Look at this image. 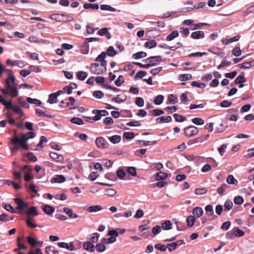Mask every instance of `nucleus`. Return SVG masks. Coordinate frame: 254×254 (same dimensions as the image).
Returning <instances> with one entry per match:
<instances>
[{
	"mask_svg": "<svg viewBox=\"0 0 254 254\" xmlns=\"http://www.w3.org/2000/svg\"><path fill=\"white\" fill-rule=\"evenodd\" d=\"M5 89L0 88V91L5 95H10L12 98L18 95V90L15 83V78L12 73H9L5 80Z\"/></svg>",
	"mask_w": 254,
	"mask_h": 254,
	"instance_id": "f257e3e1",
	"label": "nucleus"
},
{
	"mask_svg": "<svg viewBox=\"0 0 254 254\" xmlns=\"http://www.w3.org/2000/svg\"><path fill=\"white\" fill-rule=\"evenodd\" d=\"M35 137L34 133L32 131H29L25 133H21L19 136H15L14 137L10 138L11 144L19 143L20 147L25 150L29 149V145L27 141Z\"/></svg>",
	"mask_w": 254,
	"mask_h": 254,
	"instance_id": "f03ea898",
	"label": "nucleus"
},
{
	"mask_svg": "<svg viewBox=\"0 0 254 254\" xmlns=\"http://www.w3.org/2000/svg\"><path fill=\"white\" fill-rule=\"evenodd\" d=\"M90 71L93 74H100L107 70L106 65L103 66L101 64L93 63L91 65Z\"/></svg>",
	"mask_w": 254,
	"mask_h": 254,
	"instance_id": "7ed1b4c3",
	"label": "nucleus"
},
{
	"mask_svg": "<svg viewBox=\"0 0 254 254\" xmlns=\"http://www.w3.org/2000/svg\"><path fill=\"white\" fill-rule=\"evenodd\" d=\"M13 200L17 205L16 207L17 210H19L20 212H23L25 213V211H26L28 208V203L19 198H15Z\"/></svg>",
	"mask_w": 254,
	"mask_h": 254,
	"instance_id": "20e7f679",
	"label": "nucleus"
},
{
	"mask_svg": "<svg viewBox=\"0 0 254 254\" xmlns=\"http://www.w3.org/2000/svg\"><path fill=\"white\" fill-rule=\"evenodd\" d=\"M184 134L188 137H191L198 133L199 130L197 127L190 126L184 128Z\"/></svg>",
	"mask_w": 254,
	"mask_h": 254,
	"instance_id": "39448f33",
	"label": "nucleus"
},
{
	"mask_svg": "<svg viewBox=\"0 0 254 254\" xmlns=\"http://www.w3.org/2000/svg\"><path fill=\"white\" fill-rule=\"evenodd\" d=\"M238 110L237 109L232 108L227 111L226 118L231 121H237L238 120Z\"/></svg>",
	"mask_w": 254,
	"mask_h": 254,
	"instance_id": "423d86ee",
	"label": "nucleus"
},
{
	"mask_svg": "<svg viewBox=\"0 0 254 254\" xmlns=\"http://www.w3.org/2000/svg\"><path fill=\"white\" fill-rule=\"evenodd\" d=\"M95 144L96 146L101 149L108 148L109 144L106 140L103 137H98L95 140Z\"/></svg>",
	"mask_w": 254,
	"mask_h": 254,
	"instance_id": "0eeeda50",
	"label": "nucleus"
},
{
	"mask_svg": "<svg viewBox=\"0 0 254 254\" xmlns=\"http://www.w3.org/2000/svg\"><path fill=\"white\" fill-rule=\"evenodd\" d=\"M63 93H64V91L63 90H59L57 92L50 94L48 102L51 104L57 103L58 102V97Z\"/></svg>",
	"mask_w": 254,
	"mask_h": 254,
	"instance_id": "6e6552de",
	"label": "nucleus"
},
{
	"mask_svg": "<svg viewBox=\"0 0 254 254\" xmlns=\"http://www.w3.org/2000/svg\"><path fill=\"white\" fill-rule=\"evenodd\" d=\"M22 171L25 173L24 180L28 182L33 179V177L31 173V169L28 166H24L22 169Z\"/></svg>",
	"mask_w": 254,
	"mask_h": 254,
	"instance_id": "1a4fd4ad",
	"label": "nucleus"
},
{
	"mask_svg": "<svg viewBox=\"0 0 254 254\" xmlns=\"http://www.w3.org/2000/svg\"><path fill=\"white\" fill-rule=\"evenodd\" d=\"M209 137V134H207L205 135H203L201 137H199L197 138H195L193 140H189L188 142V145H191L193 143H196L198 142H202L204 141H205L208 139V138Z\"/></svg>",
	"mask_w": 254,
	"mask_h": 254,
	"instance_id": "9d476101",
	"label": "nucleus"
},
{
	"mask_svg": "<svg viewBox=\"0 0 254 254\" xmlns=\"http://www.w3.org/2000/svg\"><path fill=\"white\" fill-rule=\"evenodd\" d=\"M68 100L69 102L65 103V107L71 110L77 107L78 104L76 103V100L73 97H69Z\"/></svg>",
	"mask_w": 254,
	"mask_h": 254,
	"instance_id": "9b49d317",
	"label": "nucleus"
},
{
	"mask_svg": "<svg viewBox=\"0 0 254 254\" xmlns=\"http://www.w3.org/2000/svg\"><path fill=\"white\" fill-rule=\"evenodd\" d=\"M162 60V58L161 56H151L149 58H147L146 60V61H149V63L147 64H152L151 65V66H153L155 65L156 62H161Z\"/></svg>",
	"mask_w": 254,
	"mask_h": 254,
	"instance_id": "f8f14e48",
	"label": "nucleus"
},
{
	"mask_svg": "<svg viewBox=\"0 0 254 254\" xmlns=\"http://www.w3.org/2000/svg\"><path fill=\"white\" fill-rule=\"evenodd\" d=\"M49 155L52 159L56 162L61 163L64 161V157L62 155L58 154L56 152H50Z\"/></svg>",
	"mask_w": 254,
	"mask_h": 254,
	"instance_id": "ddd939ff",
	"label": "nucleus"
},
{
	"mask_svg": "<svg viewBox=\"0 0 254 254\" xmlns=\"http://www.w3.org/2000/svg\"><path fill=\"white\" fill-rule=\"evenodd\" d=\"M106 57V52H103L96 58L95 61L100 62V64H101L103 66L106 65L107 62L105 60Z\"/></svg>",
	"mask_w": 254,
	"mask_h": 254,
	"instance_id": "4468645a",
	"label": "nucleus"
},
{
	"mask_svg": "<svg viewBox=\"0 0 254 254\" xmlns=\"http://www.w3.org/2000/svg\"><path fill=\"white\" fill-rule=\"evenodd\" d=\"M65 181V177L63 175H56L51 179V183H62Z\"/></svg>",
	"mask_w": 254,
	"mask_h": 254,
	"instance_id": "2eb2a0df",
	"label": "nucleus"
},
{
	"mask_svg": "<svg viewBox=\"0 0 254 254\" xmlns=\"http://www.w3.org/2000/svg\"><path fill=\"white\" fill-rule=\"evenodd\" d=\"M25 213L27 215V217H30V215H33V216H36L38 215L37 208L35 206H32L29 209L27 208V210L25 211Z\"/></svg>",
	"mask_w": 254,
	"mask_h": 254,
	"instance_id": "dca6fc26",
	"label": "nucleus"
},
{
	"mask_svg": "<svg viewBox=\"0 0 254 254\" xmlns=\"http://www.w3.org/2000/svg\"><path fill=\"white\" fill-rule=\"evenodd\" d=\"M98 34L101 36H106L108 39H110L111 38V35L108 32V28L106 27L100 29L98 32Z\"/></svg>",
	"mask_w": 254,
	"mask_h": 254,
	"instance_id": "f3484780",
	"label": "nucleus"
},
{
	"mask_svg": "<svg viewBox=\"0 0 254 254\" xmlns=\"http://www.w3.org/2000/svg\"><path fill=\"white\" fill-rule=\"evenodd\" d=\"M83 247L85 250L90 252H93L95 251V247L91 242L88 241L84 242Z\"/></svg>",
	"mask_w": 254,
	"mask_h": 254,
	"instance_id": "a211bd4d",
	"label": "nucleus"
},
{
	"mask_svg": "<svg viewBox=\"0 0 254 254\" xmlns=\"http://www.w3.org/2000/svg\"><path fill=\"white\" fill-rule=\"evenodd\" d=\"M172 117L170 116L166 117H158L156 119V121L157 123H167L171 122Z\"/></svg>",
	"mask_w": 254,
	"mask_h": 254,
	"instance_id": "6ab92c4d",
	"label": "nucleus"
},
{
	"mask_svg": "<svg viewBox=\"0 0 254 254\" xmlns=\"http://www.w3.org/2000/svg\"><path fill=\"white\" fill-rule=\"evenodd\" d=\"M240 36L239 35H237L230 39H224L222 40V42L223 44L227 45L234 42L238 41L240 39Z\"/></svg>",
	"mask_w": 254,
	"mask_h": 254,
	"instance_id": "aec40b11",
	"label": "nucleus"
},
{
	"mask_svg": "<svg viewBox=\"0 0 254 254\" xmlns=\"http://www.w3.org/2000/svg\"><path fill=\"white\" fill-rule=\"evenodd\" d=\"M64 211L65 212L68 217L71 218H77L78 216L76 213H73V210L71 209H69L67 207H65L64 208Z\"/></svg>",
	"mask_w": 254,
	"mask_h": 254,
	"instance_id": "412c9836",
	"label": "nucleus"
},
{
	"mask_svg": "<svg viewBox=\"0 0 254 254\" xmlns=\"http://www.w3.org/2000/svg\"><path fill=\"white\" fill-rule=\"evenodd\" d=\"M254 66V60L250 62H246L241 64H239L237 66L240 68H249Z\"/></svg>",
	"mask_w": 254,
	"mask_h": 254,
	"instance_id": "4be33fe9",
	"label": "nucleus"
},
{
	"mask_svg": "<svg viewBox=\"0 0 254 254\" xmlns=\"http://www.w3.org/2000/svg\"><path fill=\"white\" fill-rule=\"evenodd\" d=\"M204 37V33L202 31L193 32L191 34V37L193 39H198Z\"/></svg>",
	"mask_w": 254,
	"mask_h": 254,
	"instance_id": "5701e85b",
	"label": "nucleus"
},
{
	"mask_svg": "<svg viewBox=\"0 0 254 254\" xmlns=\"http://www.w3.org/2000/svg\"><path fill=\"white\" fill-rule=\"evenodd\" d=\"M102 207L101 205H92L87 207V211L90 213L97 212L101 210Z\"/></svg>",
	"mask_w": 254,
	"mask_h": 254,
	"instance_id": "b1692460",
	"label": "nucleus"
},
{
	"mask_svg": "<svg viewBox=\"0 0 254 254\" xmlns=\"http://www.w3.org/2000/svg\"><path fill=\"white\" fill-rule=\"evenodd\" d=\"M58 245L59 247L62 248H65L70 251H73L74 249V247L72 244L69 245L67 243L64 242L58 243Z\"/></svg>",
	"mask_w": 254,
	"mask_h": 254,
	"instance_id": "393cba45",
	"label": "nucleus"
},
{
	"mask_svg": "<svg viewBox=\"0 0 254 254\" xmlns=\"http://www.w3.org/2000/svg\"><path fill=\"white\" fill-rule=\"evenodd\" d=\"M109 140L113 144H117L121 140V136L118 135H114L112 136L108 137Z\"/></svg>",
	"mask_w": 254,
	"mask_h": 254,
	"instance_id": "a878e982",
	"label": "nucleus"
},
{
	"mask_svg": "<svg viewBox=\"0 0 254 254\" xmlns=\"http://www.w3.org/2000/svg\"><path fill=\"white\" fill-rule=\"evenodd\" d=\"M192 214L197 217H200L203 214V209L200 207H196L193 209Z\"/></svg>",
	"mask_w": 254,
	"mask_h": 254,
	"instance_id": "bb28decb",
	"label": "nucleus"
},
{
	"mask_svg": "<svg viewBox=\"0 0 254 254\" xmlns=\"http://www.w3.org/2000/svg\"><path fill=\"white\" fill-rule=\"evenodd\" d=\"M172 223L170 220H166L161 224V228L164 230H169L172 227Z\"/></svg>",
	"mask_w": 254,
	"mask_h": 254,
	"instance_id": "cd10ccee",
	"label": "nucleus"
},
{
	"mask_svg": "<svg viewBox=\"0 0 254 254\" xmlns=\"http://www.w3.org/2000/svg\"><path fill=\"white\" fill-rule=\"evenodd\" d=\"M95 114V116L93 118H91L89 117H85V118L86 119V121H89V122L92 123L94 122V121L100 120L102 117L101 115H100V113L98 112V113H96Z\"/></svg>",
	"mask_w": 254,
	"mask_h": 254,
	"instance_id": "c85d7f7f",
	"label": "nucleus"
},
{
	"mask_svg": "<svg viewBox=\"0 0 254 254\" xmlns=\"http://www.w3.org/2000/svg\"><path fill=\"white\" fill-rule=\"evenodd\" d=\"M27 240L28 243L32 247H35L39 245V242L37 238H33L30 237H27Z\"/></svg>",
	"mask_w": 254,
	"mask_h": 254,
	"instance_id": "c756f323",
	"label": "nucleus"
},
{
	"mask_svg": "<svg viewBox=\"0 0 254 254\" xmlns=\"http://www.w3.org/2000/svg\"><path fill=\"white\" fill-rule=\"evenodd\" d=\"M43 211L48 215L52 214L55 211V208L49 205H45L43 208Z\"/></svg>",
	"mask_w": 254,
	"mask_h": 254,
	"instance_id": "7c9ffc66",
	"label": "nucleus"
},
{
	"mask_svg": "<svg viewBox=\"0 0 254 254\" xmlns=\"http://www.w3.org/2000/svg\"><path fill=\"white\" fill-rule=\"evenodd\" d=\"M179 32L177 30H175L171 32L169 35L166 37V40L168 41H171L174 40L175 38L178 37Z\"/></svg>",
	"mask_w": 254,
	"mask_h": 254,
	"instance_id": "2f4dec72",
	"label": "nucleus"
},
{
	"mask_svg": "<svg viewBox=\"0 0 254 254\" xmlns=\"http://www.w3.org/2000/svg\"><path fill=\"white\" fill-rule=\"evenodd\" d=\"M83 7L85 9H92L98 10L99 8V5L97 4L85 3L83 4Z\"/></svg>",
	"mask_w": 254,
	"mask_h": 254,
	"instance_id": "473e14b6",
	"label": "nucleus"
},
{
	"mask_svg": "<svg viewBox=\"0 0 254 254\" xmlns=\"http://www.w3.org/2000/svg\"><path fill=\"white\" fill-rule=\"evenodd\" d=\"M45 251L47 254H59L58 250L52 246L46 247Z\"/></svg>",
	"mask_w": 254,
	"mask_h": 254,
	"instance_id": "72a5a7b5",
	"label": "nucleus"
},
{
	"mask_svg": "<svg viewBox=\"0 0 254 254\" xmlns=\"http://www.w3.org/2000/svg\"><path fill=\"white\" fill-rule=\"evenodd\" d=\"M226 182L228 184L235 185H237L238 183V181L235 179L232 175H230L228 176Z\"/></svg>",
	"mask_w": 254,
	"mask_h": 254,
	"instance_id": "f704fd0d",
	"label": "nucleus"
},
{
	"mask_svg": "<svg viewBox=\"0 0 254 254\" xmlns=\"http://www.w3.org/2000/svg\"><path fill=\"white\" fill-rule=\"evenodd\" d=\"M157 45V43L154 40H151L147 41L144 44V47L149 49H151L155 47Z\"/></svg>",
	"mask_w": 254,
	"mask_h": 254,
	"instance_id": "c9c22d12",
	"label": "nucleus"
},
{
	"mask_svg": "<svg viewBox=\"0 0 254 254\" xmlns=\"http://www.w3.org/2000/svg\"><path fill=\"white\" fill-rule=\"evenodd\" d=\"M15 113L19 115V118H22L24 116V113L22 112L20 107L18 106H13L11 108Z\"/></svg>",
	"mask_w": 254,
	"mask_h": 254,
	"instance_id": "e433bc0d",
	"label": "nucleus"
},
{
	"mask_svg": "<svg viewBox=\"0 0 254 254\" xmlns=\"http://www.w3.org/2000/svg\"><path fill=\"white\" fill-rule=\"evenodd\" d=\"M116 241V238L114 237H110L109 238H103L101 242L105 244H112Z\"/></svg>",
	"mask_w": 254,
	"mask_h": 254,
	"instance_id": "4c0bfd02",
	"label": "nucleus"
},
{
	"mask_svg": "<svg viewBox=\"0 0 254 254\" xmlns=\"http://www.w3.org/2000/svg\"><path fill=\"white\" fill-rule=\"evenodd\" d=\"M63 14H52L50 16V18L57 22H61L62 21V18L63 17Z\"/></svg>",
	"mask_w": 254,
	"mask_h": 254,
	"instance_id": "58836bf2",
	"label": "nucleus"
},
{
	"mask_svg": "<svg viewBox=\"0 0 254 254\" xmlns=\"http://www.w3.org/2000/svg\"><path fill=\"white\" fill-rule=\"evenodd\" d=\"M106 53V55H107L109 57H113L117 54V52L115 50L113 46H110L108 48Z\"/></svg>",
	"mask_w": 254,
	"mask_h": 254,
	"instance_id": "ea45409f",
	"label": "nucleus"
},
{
	"mask_svg": "<svg viewBox=\"0 0 254 254\" xmlns=\"http://www.w3.org/2000/svg\"><path fill=\"white\" fill-rule=\"evenodd\" d=\"M195 221V217L192 215H190L188 217L187 219V225L189 227H192L194 225V223Z\"/></svg>",
	"mask_w": 254,
	"mask_h": 254,
	"instance_id": "a19ab883",
	"label": "nucleus"
},
{
	"mask_svg": "<svg viewBox=\"0 0 254 254\" xmlns=\"http://www.w3.org/2000/svg\"><path fill=\"white\" fill-rule=\"evenodd\" d=\"M147 56V54L144 52H139L132 55V58L134 59H139L142 58H145Z\"/></svg>",
	"mask_w": 254,
	"mask_h": 254,
	"instance_id": "79ce46f5",
	"label": "nucleus"
},
{
	"mask_svg": "<svg viewBox=\"0 0 254 254\" xmlns=\"http://www.w3.org/2000/svg\"><path fill=\"white\" fill-rule=\"evenodd\" d=\"M205 211L208 216H211L214 214L213 206L211 205H207L205 207Z\"/></svg>",
	"mask_w": 254,
	"mask_h": 254,
	"instance_id": "37998d69",
	"label": "nucleus"
},
{
	"mask_svg": "<svg viewBox=\"0 0 254 254\" xmlns=\"http://www.w3.org/2000/svg\"><path fill=\"white\" fill-rule=\"evenodd\" d=\"M78 79L80 80H84L87 76V74L86 72L83 71H78L76 73Z\"/></svg>",
	"mask_w": 254,
	"mask_h": 254,
	"instance_id": "c03bdc74",
	"label": "nucleus"
},
{
	"mask_svg": "<svg viewBox=\"0 0 254 254\" xmlns=\"http://www.w3.org/2000/svg\"><path fill=\"white\" fill-rule=\"evenodd\" d=\"M18 103L19 104H20L23 107H25L26 108H29L30 105L27 102V101H25L24 99V98L22 97H19L18 99Z\"/></svg>",
	"mask_w": 254,
	"mask_h": 254,
	"instance_id": "a18cd8bd",
	"label": "nucleus"
},
{
	"mask_svg": "<svg viewBox=\"0 0 254 254\" xmlns=\"http://www.w3.org/2000/svg\"><path fill=\"white\" fill-rule=\"evenodd\" d=\"M164 97L162 95H157L154 100V102L156 105H160L164 101Z\"/></svg>",
	"mask_w": 254,
	"mask_h": 254,
	"instance_id": "49530a36",
	"label": "nucleus"
},
{
	"mask_svg": "<svg viewBox=\"0 0 254 254\" xmlns=\"http://www.w3.org/2000/svg\"><path fill=\"white\" fill-rule=\"evenodd\" d=\"M233 203L230 200H227L224 203V210L229 211L231 210L233 207Z\"/></svg>",
	"mask_w": 254,
	"mask_h": 254,
	"instance_id": "de8ad7c7",
	"label": "nucleus"
},
{
	"mask_svg": "<svg viewBox=\"0 0 254 254\" xmlns=\"http://www.w3.org/2000/svg\"><path fill=\"white\" fill-rule=\"evenodd\" d=\"M167 177V174L163 172H160L156 175V178L157 181L164 180Z\"/></svg>",
	"mask_w": 254,
	"mask_h": 254,
	"instance_id": "09e8293b",
	"label": "nucleus"
},
{
	"mask_svg": "<svg viewBox=\"0 0 254 254\" xmlns=\"http://www.w3.org/2000/svg\"><path fill=\"white\" fill-rule=\"evenodd\" d=\"M126 99V97L125 96H123L122 97H121L120 95H118L117 97L113 98L112 101L119 104L124 102Z\"/></svg>",
	"mask_w": 254,
	"mask_h": 254,
	"instance_id": "8fccbe9b",
	"label": "nucleus"
},
{
	"mask_svg": "<svg viewBox=\"0 0 254 254\" xmlns=\"http://www.w3.org/2000/svg\"><path fill=\"white\" fill-rule=\"evenodd\" d=\"M26 101L29 103L36 104L38 105H40L42 104V102L40 100L37 99H32L30 97H27L26 98Z\"/></svg>",
	"mask_w": 254,
	"mask_h": 254,
	"instance_id": "3c124183",
	"label": "nucleus"
},
{
	"mask_svg": "<svg viewBox=\"0 0 254 254\" xmlns=\"http://www.w3.org/2000/svg\"><path fill=\"white\" fill-rule=\"evenodd\" d=\"M100 8L102 10H108L110 11L114 12L116 10L115 8L109 5L102 4L100 6Z\"/></svg>",
	"mask_w": 254,
	"mask_h": 254,
	"instance_id": "603ef678",
	"label": "nucleus"
},
{
	"mask_svg": "<svg viewBox=\"0 0 254 254\" xmlns=\"http://www.w3.org/2000/svg\"><path fill=\"white\" fill-rule=\"evenodd\" d=\"M192 122L196 125H202L204 124V120L200 118H194L192 119Z\"/></svg>",
	"mask_w": 254,
	"mask_h": 254,
	"instance_id": "864d4df0",
	"label": "nucleus"
},
{
	"mask_svg": "<svg viewBox=\"0 0 254 254\" xmlns=\"http://www.w3.org/2000/svg\"><path fill=\"white\" fill-rule=\"evenodd\" d=\"M192 76L190 74H182L179 76V79L181 81H187L191 79Z\"/></svg>",
	"mask_w": 254,
	"mask_h": 254,
	"instance_id": "5fc2aeb1",
	"label": "nucleus"
},
{
	"mask_svg": "<svg viewBox=\"0 0 254 254\" xmlns=\"http://www.w3.org/2000/svg\"><path fill=\"white\" fill-rule=\"evenodd\" d=\"M70 122L77 125H81L83 124V121L82 119L79 118L74 117L70 120Z\"/></svg>",
	"mask_w": 254,
	"mask_h": 254,
	"instance_id": "6e6d98bb",
	"label": "nucleus"
},
{
	"mask_svg": "<svg viewBox=\"0 0 254 254\" xmlns=\"http://www.w3.org/2000/svg\"><path fill=\"white\" fill-rule=\"evenodd\" d=\"M104 244L102 243H98L96 245L95 249L99 252H103L105 251L106 247L104 245Z\"/></svg>",
	"mask_w": 254,
	"mask_h": 254,
	"instance_id": "4d7b16f0",
	"label": "nucleus"
},
{
	"mask_svg": "<svg viewBox=\"0 0 254 254\" xmlns=\"http://www.w3.org/2000/svg\"><path fill=\"white\" fill-rule=\"evenodd\" d=\"M234 202L237 205H241L244 202V198L241 196H236L234 198Z\"/></svg>",
	"mask_w": 254,
	"mask_h": 254,
	"instance_id": "13d9d810",
	"label": "nucleus"
},
{
	"mask_svg": "<svg viewBox=\"0 0 254 254\" xmlns=\"http://www.w3.org/2000/svg\"><path fill=\"white\" fill-rule=\"evenodd\" d=\"M174 118L175 120V121L177 122H183L186 120V118L182 115H180L178 114H174Z\"/></svg>",
	"mask_w": 254,
	"mask_h": 254,
	"instance_id": "bf43d9fd",
	"label": "nucleus"
},
{
	"mask_svg": "<svg viewBox=\"0 0 254 254\" xmlns=\"http://www.w3.org/2000/svg\"><path fill=\"white\" fill-rule=\"evenodd\" d=\"M232 55L235 57H239L242 54V51L240 47H235L232 51Z\"/></svg>",
	"mask_w": 254,
	"mask_h": 254,
	"instance_id": "052dcab7",
	"label": "nucleus"
},
{
	"mask_svg": "<svg viewBox=\"0 0 254 254\" xmlns=\"http://www.w3.org/2000/svg\"><path fill=\"white\" fill-rule=\"evenodd\" d=\"M99 237V234L98 233H94L91 234L90 240L92 243H96L98 242Z\"/></svg>",
	"mask_w": 254,
	"mask_h": 254,
	"instance_id": "680f3d73",
	"label": "nucleus"
},
{
	"mask_svg": "<svg viewBox=\"0 0 254 254\" xmlns=\"http://www.w3.org/2000/svg\"><path fill=\"white\" fill-rule=\"evenodd\" d=\"M74 18L69 15L63 14V17L62 18L63 22H67L69 21H73Z\"/></svg>",
	"mask_w": 254,
	"mask_h": 254,
	"instance_id": "e2e57ef3",
	"label": "nucleus"
},
{
	"mask_svg": "<svg viewBox=\"0 0 254 254\" xmlns=\"http://www.w3.org/2000/svg\"><path fill=\"white\" fill-rule=\"evenodd\" d=\"M207 189L205 188H197L195 190V193L196 195H202L207 192Z\"/></svg>",
	"mask_w": 254,
	"mask_h": 254,
	"instance_id": "0e129e2a",
	"label": "nucleus"
},
{
	"mask_svg": "<svg viewBox=\"0 0 254 254\" xmlns=\"http://www.w3.org/2000/svg\"><path fill=\"white\" fill-rule=\"evenodd\" d=\"M93 95L96 98L100 99L103 97L104 94L101 91L96 90L93 92Z\"/></svg>",
	"mask_w": 254,
	"mask_h": 254,
	"instance_id": "69168bd1",
	"label": "nucleus"
},
{
	"mask_svg": "<svg viewBox=\"0 0 254 254\" xmlns=\"http://www.w3.org/2000/svg\"><path fill=\"white\" fill-rule=\"evenodd\" d=\"M3 208L7 211L10 212L12 213H16L15 209L9 204H5L3 206Z\"/></svg>",
	"mask_w": 254,
	"mask_h": 254,
	"instance_id": "338daca9",
	"label": "nucleus"
},
{
	"mask_svg": "<svg viewBox=\"0 0 254 254\" xmlns=\"http://www.w3.org/2000/svg\"><path fill=\"white\" fill-rule=\"evenodd\" d=\"M233 234L237 237H241L244 236V232L239 228H237L233 231Z\"/></svg>",
	"mask_w": 254,
	"mask_h": 254,
	"instance_id": "774afa93",
	"label": "nucleus"
}]
</instances>
